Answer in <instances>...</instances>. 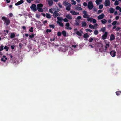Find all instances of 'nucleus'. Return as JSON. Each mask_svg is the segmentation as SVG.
Returning <instances> with one entry per match:
<instances>
[{
    "mask_svg": "<svg viewBox=\"0 0 121 121\" xmlns=\"http://www.w3.org/2000/svg\"><path fill=\"white\" fill-rule=\"evenodd\" d=\"M2 19L4 22V24H5L6 26L10 24V22L9 20L5 17H2Z\"/></svg>",
    "mask_w": 121,
    "mask_h": 121,
    "instance_id": "f257e3e1",
    "label": "nucleus"
},
{
    "mask_svg": "<svg viewBox=\"0 0 121 121\" xmlns=\"http://www.w3.org/2000/svg\"><path fill=\"white\" fill-rule=\"evenodd\" d=\"M104 42L105 45V49L103 50V51L105 52L106 51L107 48L109 47L110 43L109 41L106 40H104Z\"/></svg>",
    "mask_w": 121,
    "mask_h": 121,
    "instance_id": "f03ea898",
    "label": "nucleus"
},
{
    "mask_svg": "<svg viewBox=\"0 0 121 121\" xmlns=\"http://www.w3.org/2000/svg\"><path fill=\"white\" fill-rule=\"evenodd\" d=\"M87 6L88 8L89 9H92L94 7L92 2V1L89 2L88 3Z\"/></svg>",
    "mask_w": 121,
    "mask_h": 121,
    "instance_id": "7ed1b4c3",
    "label": "nucleus"
},
{
    "mask_svg": "<svg viewBox=\"0 0 121 121\" xmlns=\"http://www.w3.org/2000/svg\"><path fill=\"white\" fill-rule=\"evenodd\" d=\"M31 9L34 12L37 11V7L36 5L35 4H32L30 7Z\"/></svg>",
    "mask_w": 121,
    "mask_h": 121,
    "instance_id": "20e7f679",
    "label": "nucleus"
},
{
    "mask_svg": "<svg viewBox=\"0 0 121 121\" xmlns=\"http://www.w3.org/2000/svg\"><path fill=\"white\" fill-rule=\"evenodd\" d=\"M110 2L109 0H106L104 2V5L106 6H110Z\"/></svg>",
    "mask_w": 121,
    "mask_h": 121,
    "instance_id": "39448f33",
    "label": "nucleus"
},
{
    "mask_svg": "<svg viewBox=\"0 0 121 121\" xmlns=\"http://www.w3.org/2000/svg\"><path fill=\"white\" fill-rule=\"evenodd\" d=\"M83 13L84 14L83 17L84 18H87L89 17V16L87 14L86 11H84L83 12Z\"/></svg>",
    "mask_w": 121,
    "mask_h": 121,
    "instance_id": "423d86ee",
    "label": "nucleus"
},
{
    "mask_svg": "<svg viewBox=\"0 0 121 121\" xmlns=\"http://www.w3.org/2000/svg\"><path fill=\"white\" fill-rule=\"evenodd\" d=\"M110 54L111 56L114 57L116 55V52L115 51L113 50L110 52Z\"/></svg>",
    "mask_w": 121,
    "mask_h": 121,
    "instance_id": "0eeeda50",
    "label": "nucleus"
},
{
    "mask_svg": "<svg viewBox=\"0 0 121 121\" xmlns=\"http://www.w3.org/2000/svg\"><path fill=\"white\" fill-rule=\"evenodd\" d=\"M70 13L73 15H78L79 14V12H76L73 10H71Z\"/></svg>",
    "mask_w": 121,
    "mask_h": 121,
    "instance_id": "6e6552de",
    "label": "nucleus"
},
{
    "mask_svg": "<svg viewBox=\"0 0 121 121\" xmlns=\"http://www.w3.org/2000/svg\"><path fill=\"white\" fill-rule=\"evenodd\" d=\"M63 4L64 5L66 6H71V5L69 3H68L67 2H66L65 1L63 2Z\"/></svg>",
    "mask_w": 121,
    "mask_h": 121,
    "instance_id": "1a4fd4ad",
    "label": "nucleus"
},
{
    "mask_svg": "<svg viewBox=\"0 0 121 121\" xmlns=\"http://www.w3.org/2000/svg\"><path fill=\"white\" fill-rule=\"evenodd\" d=\"M108 32H105L104 34L102 36V39H106L107 35Z\"/></svg>",
    "mask_w": 121,
    "mask_h": 121,
    "instance_id": "9d476101",
    "label": "nucleus"
},
{
    "mask_svg": "<svg viewBox=\"0 0 121 121\" xmlns=\"http://www.w3.org/2000/svg\"><path fill=\"white\" fill-rule=\"evenodd\" d=\"M104 17V14L103 13L98 16L97 18L99 20L101 19H103Z\"/></svg>",
    "mask_w": 121,
    "mask_h": 121,
    "instance_id": "9b49d317",
    "label": "nucleus"
},
{
    "mask_svg": "<svg viewBox=\"0 0 121 121\" xmlns=\"http://www.w3.org/2000/svg\"><path fill=\"white\" fill-rule=\"evenodd\" d=\"M24 2V1L23 0H21L15 4V5L16 6L20 4H21Z\"/></svg>",
    "mask_w": 121,
    "mask_h": 121,
    "instance_id": "f8f14e48",
    "label": "nucleus"
},
{
    "mask_svg": "<svg viewBox=\"0 0 121 121\" xmlns=\"http://www.w3.org/2000/svg\"><path fill=\"white\" fill-rule=\"evenodd\" d=\"M115 38V36L113 34H111L110 37V40L111 41L114 40Z\"/></svg>",
    "mask_w": 121,
    "mask_h": 121,
    "instance_id": "ddd939ff",
    "label": "nucleus"
},
{
    "mask_svg": "<svg viewBox=\"0 0 121 121\" xmlns=\"http://www.w3.org/2000/svg\"><path fill=\"white\" fill-rule=\"evenodd\" d=\"M74 9L75 10H82V8L77 6L75 7Z\"/></svg>",
    "mask_w": 121,
    "mask_h": 121,
    "instance_id": "4468645a",
    "label": "nucleus"
},
{
    "mask_svg": "<svg viewBox=\"0 0 121 121\" xmlns=\"http://www.w3.org/2000/svg\"><path fill=\"white\" fill-rule=\"evenodd\" d=\"M65 17L68 19L71 20L72 19V16L69 14H67L65 15Z\"/></svg>",
    "mask_w": 121,
    "mask_h": 121,
    "instance_id": "2eb2a0df",
    "label": "nucleus"
},
{
    "mask_svg": "<svg viewBox=\"0 0 121 121\" xmlns=\"http://www.w3.org/2000/svg\"><path fill=\"white\" fill-rule=\"evenodd\" d=\"M59 15V14L58 13V12L56 11H55L53 13V16L54 17H56Z\"/></svg>",
    "mask_w": 121,
    "mask_h": 121,
    "instance_id": "dca6fc26",
    "label": "nucleus"
},
{
    "mask_svg": "<svg viewBox=\"0 0 121 121\" xmlns=\"http://www.w3.org/2000/svg\"><path fill=\"white\" fill-rule=\"evenodd\" d=\"M83 33V32L82 31H77L76 33V34L78 35L81 36L82 35V34Z\"/></svg>",
    "mask_w": 121,
    "mask_h": 121,
    "instance_id": "f3484780",
    "label": "nucleus"
},
{
    "mask_svg": "<svg viewBox=\"0 0 121 121\" xmlns=\"http://www.w3.org/2000/svg\"><path fill=\"white\" fill-rule=\"evenodd\" d=\"M7 60V58L6 57V56H3V57L1 58V60L3 62H5L6 60Z\"/></svg>",
    "mask_w": 121,
    "mask_h": 121,
    "instance_id": "a211bd4d",
    "label": "nucleus"
},
{
    "mask_svg": "<svg viewBox=\"0 0 121 121\" xmlns=\"http://www.w3.org/2000/svg\"><path fill=\"white\" fill-rule=\"evenodd\" d=\"M103 0H96L95 1L97 5L101 3Z\"/></svg>",
    "mask_w": 121,
    "mask_h": 121,
    "instance_id": "6ab92c4d",
    "label": "nucleus"
},
{
    "mask_svg": "<svg viewBox=\"0 0 121 121\" xmlns=\"http://www.w3.org/2000/svg\"><path fill=\"white\" fill-rule=\"evenodd\" d=\"M61 49L62 51L63 52H65L67 50L66 49V47H61Z\"/></svg>",
    "mask_w": 121,
    "mask_h": 121,
    "instance_id": "aec40b11",
    "label": "nucleus"
},
{
    "mask_svg": "<svg viewBox=\"0 0 121 121\" xmlns=\"http://www.w3.org/2000/svg\"><path fill=\"white\" fill-rule=\"evenodd\" d=\"M83 36V37L85 39L89 37V35L87 33L84 34Z\"/></svg>",
    "mask_w": 121,
    "mask_h": 121,
    "instance_id": "412c9836",
    "label": "nucleus"
},
{
    "mask_svg": "<svg viewBox=\"0 0 121 121\" xmlns=\"http://www.w3.org/2000/svg\"><path fill=\"white\" fill-rule=\"evenodd\" d=\"M48 3L49 6H51L52 5L53 3L52 0H48Z\"/></svg>",
    "mask_w": 121,
    "mask_h": 121,
    "instance_id": "4be33fe9",
    "label": "nucleus"
},
{
    "mask_svg": "<svg viewBox=\"0 0 121 121\" xmlns=\"http://www.w3.org/2000/svg\"><path fill=\"white\" fill-rule=\"evenodd\" d=\"M86 23L85 22H82V27H84L86 25Z\"/></svg>",
    "mask_w": 121,
    "mask_h": 121,
    "instance_id": "5701e85b",
    "label": "nucleus"
},
{
    "mask_svg": "<svg viewBox=\"0 0 121 121\" xmlns=\"http://www.w3.org/2000/svg\"><path fill=\"white\" fill-rule=\"evenodd\" d=\"M43 6V5L41 4H39L37 5V8H42Z\"/></svg>",
    "mask_w": 121,
    "mask_h": 121,
    "instance_id": "b1692460",
    "label": "nucleus"
},
{
    "mask_svg": "<svg viewBox=\"0 0 121 121\" xmlns=\"http://www.w3.org/2000/svg\"><path fill=\"white\" fill-rule=\"evenodd\" d=\"M56 22L60 26L62 27L63 26V24L62 23L58 21H56Z\"/></svg>",
    "mask_w": 121,
    "mask_h": 121,
    "instance_id": "393cba45",
    "label": "nucleus"
},
{
    "mask_svg": "<svg viewBox=\"0 0 121 121\" xmlns=\"http://www.w3.org/2000/svg\"><path fill=\"white\" fill-rule=\"evenodd\" d=\"M101 22L103 24H105L107 22V21L105 19H103L101 20Z\"/></svg>",
    "mask_w": 121,
    "mask_h": 121,
    "instance_id": "a878e982",
    "label": "nucleus"
},
{
    "mask_svg": "<svg viewBox=\"0 0 121 121\" xmlns=\"http://www.w3.org/2000/svg\"><path fill=\"white\" fill-rule=\"evenodd\" d=\"M71 4L72 5H75L76 4V2L74 0H71Z\"/></svg>",
    "mask_w": 121,
    "mask_h": 121,
    "instance_id": "bb28decb",
    "label": "nucleus"
},
{
    "mask_svg": "<svg viewBox=\"0 0 121 121\" xmlns=\"http://www.w3.org/2000/svg\"><path fill=\"white\" fill-rule=\"evenodd\" d=\"M37 10L38 11L40 12H43V10L42 8H37Z\"/></svg>",
    "mask_w": 121,
    "mask_h": 121,
    "instance_id": "cd10ccee",
    "label": "nucleus"
},
{
    "mask_svg": "<svg viewBox=\"0 0 121 121\" xmlns=\"http://www.w3.org/2000/svg\"><path fill=\"white\" fill-rule=\"evenodd\" d=\"M66 32L65 31H63L62 32V34L64 36H66Z\"/></svg>",
    "mask_w": 121,
    "mask_h": 121,
    "instance_id": "c85d7f7f",
    "label": "nucleus"
},
{
    "mask_svg": "<svg viewBox=\"0 0 121 121\" xmlns=\"http://www.w3.org/2000/svg\"><path fill=\"white\" fill-rule=\"evenodd\" d=\"M92 17H89L87 18V21L90 22H92Z\"/></svg>",
    "mask_w": 121,
    "mask_h": 121,
    "instance_id": "c756f323",
    "label": "nucleus"
},
{
    "mask_svg": "<svg viewBox=\"0 0 121 121\" xmlns=\"http://www.w3.org/2000/svg\"><path fill=\"white\" fill-rule=\"evenodd\" d=\"M15 35L14 33H11L10 35V37L11 38H13L15 37Z\"/></svg>",
    "mask_w": 121,
    "mask_h": 121,
    "instance_id": "7c9ffc66",
    "label": "nucleus"
},
{
    "mask_svg": "<svg viewBox=\"0 0 121 121\" xmlns=\"http://www.w3.org/2000/svg\"><path fill=\"white\" fill-rule=\"evenodd\" d=\"M57 19L58 21L60 22L63 20V18L61 17H57Z\"/></svg>",
    "mask_w": 121,
    "mask_h": 121,
    "instance_id": "2f4dec72",
    "label": "nucleus"
},
{
    "mask_svg": "<svg viewBox=\"0 0 121 121\" xmlns=\"http://www.w3.org/2000/svg\"><path fill=\"white\" fill-rule=\"evenodd\" d=\"M89 27L91 29H94L95 28V26H93V25L91 24L89 25Z\"/></svg>",
    "mask_w": 121,
    "mask_h": 121,
    "instance_id": "473e14b6",
    "label": "nucleus"
},
{
    "mask_svg": "<svg viewBox=\"0 0 121 121\" xmlns=\"http://www.w3.org/2000/svg\"><path fill=\"white\" fill-rule=\"evenodd\" d=\"M110 12V13H113L114 11V9L112 8H111L109 9Z\"/></svg>",
    "mask_w": 121,
    "mask_h": 121,
    "instance_id": "72a5a7b5",
    "label": "nucleus"
},
{
    "mask_svg": "<svg viewBox=\"0 0 121 121\" xmlns=\"http://www.w3.org/2000/svg\"><path fill=\"white\" fill-rule=\"evenodd\" d=\"M54 10V9H49V11L50 13H53Z\"/></svg>",
    "mask_w": 121,
    "mask_h": 121,
    "instance_id": "f704fd0d",
    "label": "nucleus"
},
{
    "mask_svg": "<svg viewBox=\"0 0 121 121\" xmlns=\"http://www.w3.org/2000/svg\"><path fill=\"white\" fill-rule=\"evenodd\" d=\"M46 17L47 18H51L50 14L49 13L46 14Z\"/></svg>",
    "mask_w": 121,
    "mask_h": 121,
    "instance_id": "c9c22d12",
    "label": "nucleus"
},
{
    "mask_svg": "<svg viewBox=\"0 0 121 121\" xmlns=\"http://www.w3.org/2000/svg\"><path fill=\"white\" fill-rule=\"evenodd\" d=\"M4 49V46L2 45L0 46V51H1Z\"/></svg>",
    "mask_w": 121,
    "mask_h": 121,
    "instance_id": "e433bc0d",
    "label": "nucleus"
},
{
    "mask_svg": "<svg viewBox=\"0 0 121 121\" xmlns=\"http://www.w3.org/2000/svg\"><path fill=\"white\" fill-rule=\"evenodd\" d=\"M98 31L97 30H95L94 32V34L95 35H97L98 34Z\"/></svg>",
    "mask_w": 121,
    "mask_h": 121,
    "instance_id": "4c0bfd02",
    "label": "nucleus"
},
{
    "mask_svg": "<svg viewBox=\"0 0 121 121\" xmlns=\"http://www.w3.org/2000/svg\"><path fill=\"white\" fill-rule=\"evenodd\" d=\"M119 4V2L117 0H116L115 2L114 5H118Z\"/></svg>",
    "mask_w": 121,
    "mask_h": 121,
    "instance_id": "58836bf2",
    "label": "nucleus"
},
{
    "mask_svg": "<svg viewBox=\"0 0 121 121\" xmlns=\"http://www.w3.org/2000/svg\"><path fill=\"white\" fill-rule=\"evenodd\" d=\"M71 6H67L66 8V9L68 11L70 10V7Z\"/></svg>",
    "mask_w": 121,
    "mask_h": 121,
    "instance_id": "ea45409f",
    "label": "nucleus"
},
{
    "mask_svg": "<svg viewBox=\"0 0 121 121\" xmlns=\"http://www.w3.org/2000/svg\"><path fill=\"white\" fill-rule=\"evenodd\" d=\"M117 23V22L116 21H115L113 22L112 23V25L114 26Z\"/></svg>",
    "mask_w": 121,
    "mask_h": 121,
    "instance_id": "a19ab883",
    "label": "nucleus"
},
{
    "mask_svg": "<svg viewBox=\"0 0 121 121\" xmlns=\"http://www.w3.org/2000/svg\"><path fill=\"white\" fill-rule=\"evenodd\" d=\"M86 32L89 31L91 33L92 32V30L89 29H86Z\"/></svg>",
    "mask_w": 121,
    "mask_h": 121,
    "instance_id": "79ce46f5",
    "label": "nucleus"
},
{
    "mask_svg": "<svg viewBox=\"0 0 121 121\" xmlns=\"http://www.w3.org/2000/svg\"><path fill=\"white\" fill-rule=\"evenodd\" d=\"M105 28L104 27L101 29V30L103 32H104L105 31Z\"/></svg>",
    "mask_w": 121,
    "mask_h": 121,
    "instance_id": "37998d69",
    "label": "nucleus"
},
{
    "mask_svg": "<svg viewBox=\"0 0 121 121\" xmlns=\"http://www.w3.org/2000/svg\"><path fill=\"white\" fill-rule=\"evenodd\" d=\"M4 49L6 50L7 51H8V50L9 48L7 46H5L4 48Z\"/></svg>",
    "mask_w": 121,
    "mask_h": 121,
    "instance_id": "c03bdc74",
    "label": "nucleus"
},
{
    "mask_svg": "<svg viewBox=\"0 0 121 121\" xmlns=\"http://www.w3.org/2000/svg\"><path fill=\"white\" fill-rule=\"evenodd\" d=\"M93 39L92 38L90 37L89 40V41L90 42H91L92 41Z\"/></svg>",
    "mask_w": 121,
    "mask_h": 121,
    "instance_id": "a18cd8bd",
    "label": "nucleus"
},
{
    "mask_svg": "<svg viewBox=\"0 0 121 121\" xmlns=\"http://www.w3.org/2000/svg\"><path fill=\"white\" fill-rule=\"evenodd\" d=\"M103 4H101L99 6V8L100 9H102L103 8Z\"/></svg>",
    "mask_w": 121,
    "mask_h": 121,
    "instance_id": "49530a36",
    "label": "nucleus"
},
{
    "mask_svg": "<svg viewBox=\"0 0 121 121\" xmlns=\"http://www.w3.org/2000/svg\"><path fill=\"white\" fill-rule=\"evenodd\" d=\"M50 27L51 28H52L53 29L54 28L55 26L53 25H49Z\"/></svg>",
    "mask_w": 121,
    "mask_h": 121,
    "instance_id": "de8ad7c7",
    "label": "nucleus"
},
{
    "mask_svg": "<svg viewBox=\"0 0 121 121\" xmlns=\"http://www.w3.org/2000/svg\"><path fill=\"white\" fill-rule=\"evenodd\" d=\"M59 7L60 8H62V6L61 4L59 3L58 4Z\"/></svg>",
    "mask_w": 121,
    "mask_h": 121,
    "instance_id": "09e8293b",
    "label": "nucleus"
},
{
    "mask_svg": "<svg viewBox=\"0 0 121 121\" xmlns=\"http://www.w3.org/2000/svg\"><path fill=\"white\" fill-rule=\"evenodd\" d=\"M121 93L120 91H118L116 92V93L117 95H118L119 94H120Z\"/></svg>",
    "mask_w": 121,
    "mask_h": 121,
    "instance_id": "8fccbe9b",
    "label": "nucleus"
},
{
    "mask_svg": "<svg viewBox=\"0 0 121 121\" xmlns=\"http://www.w3.org/2000/svg\"><path fill=\"white\" fill-rule=\"evenodd\" d=\"M34 37V35L33 34H32L31 35H30L29 36V37L31 38H33Z\"/></svg>",
    "mask_w": 121,
    "mask_h": 121,
    "instance_id": "3c124183",
    "label": "nucleus"
},
{
    "mask_svg": "<svg viewBox=\"0 0 121 121\" xmlns=\"http://www.w3.org/2000/svg\"><path fill=\"white\" fill-rule=\"evenodd\" d=\"M61 35V33L60 32H59L57 33V35L58 36H60Z\"/></svg>",
    "mask_w": 121,
    "mask_h": 121,
    "instance_id": "603ef678",
    "label": "nucleus"
},
{
    "mask_svg": "<svg viewBox=\"0 0 121 121\" xmlns=\"http://www.w3.org/2000/svg\"><path fill=\"white\" fill-rule=\"evenodd\" d=\"M63 21L66 22H67L68 21V20L66 18H65L64 19H63Z\"/></svg>",
    "mask_w": 121,
    "mask_h": 121,
    "instance_id": "864d4df0",
    "label": "nucleus"
},
{
    "mask_svg": "<svg viewBox=\"0 0 121 121\" xmlns=\"http://www.w3.org/2000/svg\"><path fill=\"white\" fill-rule=\"evenodd\" d=\"M46 31L47 33L48 32H50L51 31V29H48Z\"/></svg>",
    "mask_w": 121,
    "mask_h": 121,
    "instance_id": "5fc2aeb1",
    "label": "nucleus"
},
{
    "mask_svg": "<svg viewBox=\"0 0 121 121\" xmlns=\"http://www.w3.org/2000/svg\"><path fill=\"white\" fill-rule=\"evenodd\" d=\"M93 23H95L96 22V20L95 19H92V21Z\"/></svg>",
    "mask_w": 121,
    "mask_h": 121,
    "instance_id": "6e6d98bb",
    "label": "nucleus"
},
{
    "mask_svg": "<svg viewBox=\"0 0 121 121\" xmlns=\"http://www.w3.org/2000/svg\"><path fill=\"white\" fill-rule=\"evenodd\" d=\"M65 28L69 30H71L72 29L69 26L66 27Z\"/></svg>",
    "mask_w": 121,
    "mask_h": 121,
    "instance_id": "4d7b16f0",
    "label": "nucleus"
},
{
    "mask_svg": "<svg viewBox=\"0 0 121 121\" xmlns=\"http://www.w3.org/2000/svg\"><path fill=\"white\" fill-rule=\"evenodd\" d=\"M27 2L29 3H31V1H33L34 0H26Z\"/></svg>",
    "mask_w": 121,
    "mask_h": 121,
    "instance_id": "13d9d810",
    "label": "nucleus"
},
{
    "mask_svg": "<svg viewBox=\"0 0 121 121\" xmlns=\"http://www.w3.org/2000/svg\"><path fill=\"white\" fill-rule=\"evenodd\" d=\"M9 17H12L13 16V14L12 13H10L9 15Z\"/></svg>",
    "mask_w": 121,
    "mask_h": 121,
    "instance_id": "bf43d9fd",
    "label": "nucleus"
},
{
    "mask_svg": "<svg viewBox=\"0 0 121 121\" xmlns=\"http://www.w3.org/2000/svg\"><path fill=\"white\" fill-rule=\"evenodd\" d=\"M36 17L38 18H39L40 17V15L39 14H36Z\"/></svg>",
    "mask_w": 121,
    "mask_h": 121,
    "instance_id": "052dcab7",
    "label": "nucleus"
},
{
    "mask_svg": "<svg viewBox=\"0 0 121 121\" xmlns=\"http://www.w3.org/2000/svg\"><path fill=\"white\" fill-rule=\"evenodd\" d=\"M65 26L66 27L69 26V23H67L65 24Z\"/></svg>",
    "mask_w": 121,
    "mask_h": 121,
    "instance_id": "680f3d73",
    "label": "nucleus"
},
{
    "mask_svg": "<svg viewBox=\"0 0 121 121\" xmlns=\"http://www.w3.org/2000/svg\"><path fill=\"white\" fill-rule=\"evenodd\" d=\"M33 27H31L30 28V29L29 30V31L31 32H32L33 31Z\"/></svg>",
    "mask_w": 121,
    "mask_h": 121,
    "instance_id": "e2e57ef3",
    "label": "nucleus"
},
{
    "mask_svg": "<svg viewBox=\"0 0 121 121\" xmlns=\"http://www.w3.org/2000/svg\"><path fill=\"white\" fill-rule=\"evenodd\" d=\"M83 5L84 6H86L87 5V3L86 2H84L83 3Z\"/></svg>",
    "mask_w": 121,
    "mask_h": 121,
    "instance_id": "0e129e2a",
    "label": "nucleus"
},
{
    "mask_svg": "<svg viewBox=\"0 0 121 121\" xmlns=\"http://www.w3.org/2000/svg\"><path fill=\"white\" fill-rule=\"evenodd\" d=\"M120 7L119 6H117L116 8V9L117 10H119L120 9Z\"/></svg>",
    "mask_w": 121,
    "mask_h": 121,
    "instance_id": "69168bd1",
    "label": "nucleus"
},
{
    "mask_svg": "<svg viewBox=\"0 0 121 121\" xmlns=\"http://www.w3.org/2000/svg\"><path fill=\"white\" fill-rule=\"evenodd\" d=\"M121 29L119 27H117L116 29V30L117 31H118Z\"/></svg>",
    "mask_w": 121,
    "mask_h": 121,
    "instance_id": "338daca9",
    "label": "nucleus"
},
{
    "mask_svg": "<svg viewBox=\"0 0 121 121\" xmlns=\"http://www.w3.org/2000/svg\"><path fill=\"white\" fill-rule=\"evenodd\" d=\"M81 17L80 16H78L77 17V19L78 20L81 19Z\"/></svg>",
    "mask_w": 121,
    "mask_h": 121,
    "instance_id": "774afa93",
    "label": "nucleus"
}]
</instances>
